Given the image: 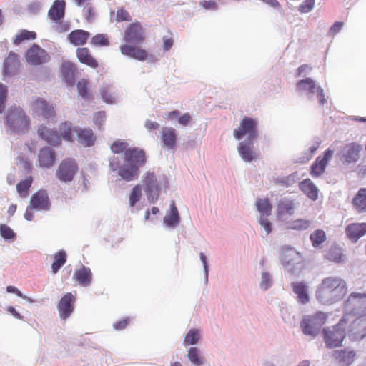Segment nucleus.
Instances as JSON below:
<instances>
[{
    "label": "nucleus",
    "instance_id": "6",
    "mask_svg": "<svg viewBox=\"0 0 366 366\" xmlns=\"http://www.w3.org/2000/svg\"><path fill=\"white\" fill-rule=\"evenodd\" d=\"M326 318V315L322 312H317L313 315L305 317L301 322L304 334L310 335L312 338L316 337Z\"/></svg>",
    "mask_w": 366,
    "mask_h": 366
},
{
    "label": "nucleus",
    "instance_id": "7",
    "mask_svg": "<svg viewBox=\"0 0 366 366\" xmlns=\"http://www.w3.org/2000/svg\"><path fill=\"white\" fill-rule=\"evenodd\" d=\"M299 92L309 99H312L317 93L320 105H324L327 102L323 89L310 78L299 80Z\"/></svg>",
    "mask_w": 366,
    "mask_h": 366
},
{
    "label": "nucleus",
    "instance_id": "43",
    "mask_svg": "<svg viewBox=\"0 0 366 366\" xmlns=\"http://www.w3.org/2000/svg\"><path fill=\"white\" fill-rule=\"evenodd\" d=\"M310 300L309 286L303 282H299V302L306 304Z\"/></svg>",
    "mask_w": 366,
    "mask_h": 366
},
{
    "label": "nucleus",
    "instance_id": "41",
    "mask_svg": "<svg viewBox=\"0 0 366 366\" xmlns=\"http://www.w3.org/2000/svg\"><path fill=\"white\" fill-rule=\"evenodd\" d=\"M33 178L29 176L16 184V190L21 197L24 198L28 196L29 189L31 186Z\"/></svg>",
    "mask_w": 366,
    "mask_h": 366
},
{
    "label": "nucleus",
    "instance_id": "44",
    "mask_svg": "<svg viewBox=\"0 0 366 366\" xmlns=\"http://www.w3.org/2000/svg\"><path fill=\"white\" fill-rule=\"evenodd\" d=\"M77 89L79 95L85 99H89L92 98V94L89 90V82L87 80L82 79L77 83Z\"/></svg>",
    "mask_w": 366,
    "mask_h": 366
},
{
    "label": "nucleus",
    "instance_id": "62",
    "mask_svg": "<svg viewBox=\"0 0 366 366\" xmlns=\"http://www.w3.org/2000/svg\"><path fill=\"white\" fill-rule=\"evenodd\" d=\"M174 41L172 38H164L163 47L164 51H168L172 46Z\"/></svg>",
    "mask_w": 366,
    "mask_h": 366
},
{
    "label": "nucleus",
    "instance_id": "59",
    "mask_svg": "<svg viewBox=\"0 0 366 366\" xmlns=\"http://www.w3.org/2000/svg\"><path fill=\"white\" fill-rule=\"evenodd\" d=\"M343 22L336 21L334 24L330 27L329 34L331 35H335L339 33L343 27Z\"/></svg>",
    "mask_w": 366,
    "mask_h": 366
},
{
    "label": "nucleus",
    "instance_id": "56",
    "mask_svg": "<svg viewBox=\"0 0 366 366\" xmlns=\"http://www.w3.org/2000/svg\"><path fill=\"white\" fill-rule=\"evenodd\" d=\"M271 286V279L269 274L267 272H263L262 274V280L260 282V287L263 290H266Z\"/></svg>",
    "mask_w": 366,
    "mask_h": 366
},
{
    "label": "nucleus",
    "instance_id": "2",
    "mask_svg": "<svg viewBox=\"0 0 366 366\" xmlns=\"http://www.w3.org/2000/svg\"><path fill=\"white\" fill-rule=\"evenodd\" d=\"M145 30L141 22L136 21L129 24L124 31L123 40L127 43L120 46L121 53L130 58L144 61L148 58V52L139 44L145 41Z\"/></svg>",
    "mask_w": 366,
    "mask_h": 366
},
{
    "label": "nucleus",
    "instance_id": "34",
    "mask_svg": "<svg viewBox=\"0 0 366 366\" xmlns=\"http://www.w3.org/2000/svg\"><path fill=\"white\" fill-rule=\"evenodd\" d=\"M179 216L177 207H176L174 201L170 204L169 212L164 217V224L171 227H174L179 224Z\"/></svg>",
    "mask_w": 366,
    "mask_h": 366
},
{
    "label": "nucleus",
    "instance_id": "10",
    "mask_svg": "<svg viewBox=\"0 0 366 366\" xmlns=\"http://www.w3.org/2000/svg\"><path fill=\"white\" fill-rule=\"evenodd\" d=\"M78 169L74 159L66 158L60 163L56 170V177L61 182H71L74 179Z\"/></svg>",
    "mask_w": 366,
    "mask_h": 366
},
{
    "label": "nucleus",
    "instance_id": "31",
    "mask_svg": "<svg viewBox=\"0 0 366 366\" xmlns=\"http://www.w3.org/2000/svg\"><path fill=\"white\" fill-rule=\"evenodd\" d=\"M75 133L77 134L78 141L85 147L92 146L96 140L91 129L76 128Z\"/></svg>",
    "mask_w": 366,
    "mask_h": 366
},
{
    "label": "nucleus",
    "instance_id": "1",
    "mask_svg": "<svg viewBox=\"0 0 366 366\" xmlns=\"http://www.w3.org/2000/svg\"><path fill=\"white\" fill-rule=\"evenodd\" d=\"M110 149L114 154L109 159L110 169L127 182L138 179L139 167L147 162L145 152L138 147H129L127 142L120 139L115 140Z\"/></svg>",
    "mask_w": 366,
    "mask_h": 366
},
{
    "label": "nucleus",
    "instance_id": "29",
    "mask_svg": "<svg viewBox=\"0 0 366 366\" xmlns=\"http://www.w3.org/2000/svg\"><path fill=\"white\" fill-rule=\"evenodd\" d=\"M299 187L311 200L315 201L317 199L319 189L310 179H304L299 184Z\"/></svg>",
    "mask_w": 366,
    "mask_h": 366
},
{
    "label": "nucleus",
    "instance_id": "64",
    "mask_svg": "<svg viewBox=\"0 0 366 366\" xmlns=\"http://www.w3.org/2000/svg\"><path fill=\"white\" fill-rule=\"evenodd\" d=\"M34 208H31L30 205L27 207L26 212L24 214V217L28 221H31L34 217V213L32 212V209Z\"/></svg>",
    "mask_w": 366,
    "mask_h": 366
},
{
    "label": "nucleus",
    "instance_id": "54",
    "mask_svg": "<svg viewBox=\"0 0 366 366\" xmlns=\"http://www.w3.org/2000/svg\"><path fill=\"white\" fill-rule=\"evenodd\" d=\"M7 86L0 83V112L5 108V102L7 97Z\"/></svg>",
    "mask_w": 366,
    "mask_h": 366
},
{
    "label": "nucleus",
    "instance_id": "24",
    "mask_svg": "<svg viewBox=\"0 0 366 366\" xmlns=\"http://www.w3.org/2000/svg\"><path fill=\"white\" fill-rule=\"evenodd\" d=\"M76 53L78 60L81 64L93 69H96L99 66L98 61L94 57L88 48L79 47L76 49Z\"/></svg>",
    "mask_w": 366,
    "mask_h": 366
},
{
    "label": "nucleus",
    "instance_id": "52",
    "mask_svg": "<svg viewBox=\"0 0 366 366\" xmlns=\"http://www.w3.org/2000/svg\"><path fill=\"white\" fill-rule=\"evenodd\" d=\"M105 120L106 112L104 111L97 112L93 116V121L99 129L104 125Z\"/></svg>",
    "mask_w": 366,
    "mask_h": 366
},
{
    "label": "nucleus",
    "instance_id": "8",
    "mask_svg": "<svg viewBox=\"0 0 366 366\" xmlns=\"http://www.w3.org/2000/svg\"><path fill=\"white\" fill-rule=\"evenodd\" d=\"M233 135L237 139L247 137V141H253L257 136V122L255 119L249 117H244L237 129L233 132Z\"/></svg>",
    "mask_w": 366,
    "mask_h": 366
},
{
    "label": "nucleus",
    "instance_id": "13",
    "mask_svg": "<svg viewBox=\"0 0 366 366\" xmlns=\"http://www.w3.org/2000/svg\"><path fill=\"white\" fill-rule=\"evenodd\" d=\"M347 335L349 338L353 341L366 339V315L359 317L351 322Z\"/></svg>",
    "mask_w": 366,
    "mask_h": 366
},
{
    "label": "nucleus",
    "instance_id": "57",
    "mask_svg": "<svg viewBox=\"0 0 366 366\" xmlns=\"http://www.w3.org/2000/svg\"><path fill=\"white\" fill-rule=\"evenodd\" d=\"M267 217H260L259 222L260 225L264 227L267 234H269L272 232V225L270 222L267 219Z\"/></svg>",
    "mask_w": 366,
    "mask_h": 366
},
{
    "label": "nucleus",
    "instance_id": "28",
    "mask_svg": "<svg viewBox=\"0 0 366 366\" xmlns=\"http://www.w3.org/2000/svg\"><path fill=\"white\" fill-rule=\"evenodd\" d=\"M65 6L66 3L64 0L54 1L49 11V17L54 21H60L64 16Z\"/></svg>",
    "mask_w": 366,
    "mask_h": 366
},
{
    "label": "nucleus",
    "instance_id": "48",
    "mask_svg": "<svg viewBox=\"0 0 366 366\" xmlns=\"http://www.w3.org/2000/svg\"><path fill=\"white\" fill-rule=\"evenodd\" d=\"M142 197V188L140 185H135L129 195V205L134 207L139 202Z\"/></svg>",
    "mask_w": 366,
    "mask_h": 366
},
{
    "label": "nucleus",
    "instance_id": "63",
    "mask_svg": "<svg viewBox=\"0 0 366 366\" xmlns=\"http://www.w3.org/2000/svg\"><path fill=\"white\" fill-rule=\"evenodd\" d=\"M6 310L16 318L19 320H23V316L19 312H17L14 307L9 306Z\"/></svg>",
    "mask_w": 366,
    "mask_h": 366
},
{
    "label": "nucleus",
    "instance_id": "50",
    "mask_svg": "<svg viewBox=\"0 0 366 366\" xmlns=\"http://www.w3.org/2000/svg\"><path fill=\"white\" fill-rule=\"evenodd\" d=\"M76 70V66L73 63L69 61L64 62L62 64V71L65 76H71V82L74 81V73Z\"/></svg>",
    "mask_w": 366,
    "mask_h": 366
},
{
    "label": "nucleus",
    "instance_id": "16",
    "mask_svg": "<svg viewBox=\"0 0 366 366\" xmlns=\"http://www.w3.org/2000/svg\"><path fill=\"white\" fill-rule=\"evenodd\" d=\"M357 356L355 350L350 348L335 350L332 353V357L336 361L339 366L351 365Z\"/></svg>",
    "mask_w": 366,
    "mask_h": 366
},
{
    "label": "nucleus",
    "instance_id": "32",
    "mask_svg": "<svg viewBox=\"0 0 366 366\" xmlns=\"http://www.w3.org/2000/svg\"><path fill=\"white\" fill-rule=\"evenodd\" d=\"M73 278L84 287L89 286L92 280V273L91 269L85 266L76 269L74 274Z\"/></svg>",
    "mask_w": 366,
    "mask_h": 366
},
{
    "label": "nucleus",
    "instance_id": "5",
    "mask_svg": "<svg viewBox=\"0 0 366 366\" xmlns=\"http://www.w3.org/2000/svg\"><path fill=\"white\" fill-rule=\"evenodd\" d=\"M347 315H345L339 323L331 328L324 329V340L329 348L337 347L341 345L346 335L345 325L347 324Z\"/></svg>",
    "mask_w": 366,
    "mask_h": 366
},
{
    "label": "nucleus",
    "instance_id": "39",
    "mask_svg": "<svg viewBox=\"0 0 366 366\" xmlns=\"http://www.w3.org/2000/svg\"><path fill=\"white\" fill-rule=\"evenodd\" d=\"M100 94L103 101L107 104H114L116 101L115 92L112 86L105 85L100 89Z\"/></svg>",
    "mask_w": 366,
    "mask_h": 366
},
{
    "label": "nucleus",
    "instance_id": "58",
    "mask_svg": "<svg viewBox=\"0 0 366 366\" xmlns=\"http://www.w3.org/2000/svg\"><path fill=\"white\" fill-rule=\"evenodd\" d=\"M130 319L129 317H126L123 320L116 322L114 324V328L117 330H122L127 327L129 325Z\"/></svg>",
    "mask_w": 366,
    "mask_h": 366
},
{
    "label": "nucleus",
    "instance_id": "33",
    "mask_svg": "<svg viewBox=\"0 0 366 366\" xmlns=\"http://www.w3.org/2000/svg\"><path fill=\"white\" fill-rule=\"evenodd\" d=\"M352 204L358 213L366 212V188L360 189L352 199Z\"/></svg>",
    "mask_w": 366,
    "mask_h": 366
},
{
    "label": "nucleus",
    "instance_id": "60",
    "mask_svg": "<svg viewBox=\"0 0 366 366\" xmlns=\"http://www.w3.org/2000/svg\"><path fill=\"white\" fill-rule=\"evenodd\" d=\"M192 121V117L189 113H185L179 117L178 122L181 125L187 126Z\"/></svg>",
    "mask_w": 366,
    "mask_h": 366
},
{
    "label": "nucleus",
    "instance_id": "9",
    "mask_svg": "<svg viewBox=\"0 0 366 366\" xmlns=\"http://www.w3.org/2000/svg\"><path fill=\"white\" fill-rule=\"evenodd\" d=\"M345 310L347 314L361 315L366 312V293L352 292L345 302Z\"/></svg>",
    "mask_w": 366,
    "mask_h": 366
},
{
    "label": "nucleus",
    "instance_id": "25",
    "mask_svg": "<svg viewBox=\"0 0 366 366\" xmlns=\"http://www.w3.org/2000/svg\"><path fill=\"white\" fill-rule=\"evenodd\" d=\"M345 232L350 240L357 242L366 234V223L350 224L346 227Z\"/></svg>",
    "mask_w": 366,
    "mask_h": 366
},
{
    "label": "nucleus",
    "instance_id": "19",
    "mask_svg": "<svg viewBox=\"0 0 366 366\" xmlns=\"http://www.w3.org/2000/svg\"><path fill=\"white\" fill-rule=\"evenodd\" d=\"M31 208L38 210H49L50 202L47 192L45 189H40L34 193L30 200Z\"/></svg>",
    "mask_w": 366,
    "mask_h": 366
},
{
    "label": "nucleus",
    "instance_id": "46",
    "mask_svg": "<svg viewBox=\"0 0 366 366\" xmlns=\"http://www.w3.org/2000/svg\"><path fill=\"white\" fill-rule=\"evenodd\" d=\"M326 239L325 232L318 229L310 234V240L313 247H317Z\"/></svg>",
    "mask_w": 366,
    "mask_h": 366
},
{
    "label": "nucleus",
    "instance_id": "20",
    "mask_svg": "<svg viewBox=\"0 0 366 366\" xmlns=\"http://www.w3.org/2000/svg\"><path fill=\"white\" fill-rule=\"evenodd\" d=\"M56 161L55 152L49 147L40 149L38 154V165L41 168L49 169L51 167Z\"/></svg>",
    "mask_w": 366,
    "mask_h": 366
},
{
    "label": "nucleus",
    "instance_id": "22",
    "mask_svg": "<svg viewBox=\"0 0 366 366\" xmlns=\"http://www.w3.org/2000/svg\"><path fill=\"white\" fill-rule=\"evenodd\" d=\"M362 150L360 144L352 142L346 144L342 150V157L345 161L348 163H355L358 161L360 158V152Z\"/></svg>",
    "mask_w": 366,
    "mask_h": 366
},
{
    "label": "nucleus",
    "instance_id": "27",
    "mask_svg": "<svg viewBox=\"0 0 366 366\" xmlns=\"http://www.w3.org/2000/svg\"><path fill=\"white\" fill-rule=\"evenodd\" d=\"M253 141L241 142L238 146V152L245 162H252L257 158V154L252 150Z\"/></svg>",
    "mask_w": 366,
    "mask_h": 366
},
{
    "label": "nucleus",
    "instance_id": "36",
    "mask_svg": "<svg viewBox=\"0 0 366 366\" xmlns=\"http://www.w3.org/2000/svg\"><path fill=\"white\" fill-rule=\"evenodd\" d=\"M36 38V33L32 31L21 29L17 33L13 39L14 45H19L25 41L34 40Z\"/></svg>",
    "mask_w": 366,
    "mask_h": 366
},
{
    "label": "nucleus",
    "instance_id": "14",
    "mask_svg": "<svg viewBox=\"0 0 366 366\" xmlns=\"http://www.w3.org/2000/svg\"><path fill=\"white\" fill-rule=\"evenodd\" d=\"M334 152L332 149H327L324 156H318L315 161L312 163L310 167V175L312 177H320L322 174L325 173V169L329 164V162L332 159Z\"/></svg>",
    "mask_w": 366,
    "mask_h": 366
},
{
    "label": "nucleus",
    "instance_id": "12",
    "mask_svg": "<svg viewBox=\"0 0 366 366\" xmlns=\"http://www.w3.org/2000/svg\"><path fill=\"white\" fill-rule=\"evenodd\" d=\"M145 192L149 202H155L159 195L161 188L154 172H147L142 179Z\"/></svg>",
    "mask_w": 366,
    "mask_h": 366
},
{
    "label": "nucleus",
    "instance_id": "23",
    "mask_svg": "<svg viewBox=\"0 0 366 366\" xmlns=\"http://www.w3.org/2000/svg\"><path fill=\"white\" fill-rule=\"evenodd\" d=\"M277 219L282 222L287 221L294 214L295 204L289 199H282L277 204Z\"/></svg>",
    "mask_w": 366,
    "mask_h": 366
},
{
    "label": "nucleus",
    "instance_id": "42",
    "mask_svg": "<svg viewBox=\"0 0 366 366\" xmlns=\"http://www.w3.org/2000/svg\"><path fill=\"white\" fill-rule=\"evenodd\" d=\"M297 255L295 249L290 247L282 248L280 254V259L284 266L289 265L291 260H292Z\"/></svg>",
    "mask_w": 366,
    "mask_h": 366
},
{
    "label": "nucleus",
    "instance_id": "53",
    "mask_svg": "<svg viewBox=\"0 0 366 366\" xmlns=\"http://www.w3.org/2000/svg\"><path fill=\"white\" fill-rule=\"evenodd\" d=\"M0 233L1 237L5 239H11L15 237L14 231L6 224L0 225Z\"/></svg>",
    "mask_w": 366,
    "mask_h": 366
},
{
    "label": "nucleus",
    "instance_id": "40",
    "mask_svg": "<svg viewBox=\"0 0 366 366\" xmlns=\"http://www.w3.org/2000/svg\"><path fill=\"white\" fill-rule=\"evenodd\" d=\"M187 357L189 361L196 366H200L204 362V357L201 355L200 350L195 347L189 349Z\"/></svg>",
    "mask_w": 366,
    "mask_h": 366
},
{
    "label": "nucleus",
    "instance_id": "11",
    "mask_svg": "<svg viewBox=\"0 0 366 366\" xmlns=\"http://www.w3.org/2000/svg\"><path fill=\"white\" fill-rule=\"evenodd\" d=\"M25 59L28 64L33 66H39L48 62L50 56L40 46L34 44L26 50Z\"/></svg>",
    "mask_w": 366,
    "mask_h": 366
},
{
    "label": "nucleus",
    "instance_id": "26",
    "mask_svg": "<svg viewBox=\"0 0 366 366\" xmlns=\"http://www.w3.org/2000/svg\"><path fill=\"white\" fill-rule=\"evenodd\" d=\"M176 130L172 127H162L161 130V140L164 147L174 149L177 144Z\"/></svg>",
    "mask_w": 366,
    "mask_h": 366
},
{
    "label": "nucleus",
    "instance_id": "3",
    "mask_svg": "<svg viewBox=\"0 0 366 366\" xmlns=\"http://www.w3.org/2000/svg\"><path fill=\"white\" fill-rule=\"evenodd\" d=\"M347 290L346 282L338 277L322 280L316 290L317 300L324 305H332L342 300Z\"/></svg>",
    "mask_w": 366,
    "mask_h": 366
},
{
    "label": "nucleus",
    "instance_id": "18",
    "mask_svg": "<svg viewBox=\"0 0 366 366\" xmlns=\"http://www.w3.org/2000/svg\"><path fill=\"white\" fill-rule=\"evenodd\" d=\"M20 61L17 54L11 51L5 59L3 65V74L7 76L16 74L19 70Z\"/></svg>",
    "mask_w": 366,
    "mask_h": 366
},
{
    "label": "nucleus",
    "instance_id": "49",
    "mask_svg": "<svg viewBox=\"0 0 366 366\" xmlns=\"http://www.w3.org/2000/svg\"><path fill=\"white\" fill-rule=\"evenodd\" d=\"M91 44L96 46H107L109 45V41L107 35L99 34L92 38Z\"/></svg>",
    "mask_w": 366,
    "mask_h": 366
},
{
    "label": "nucleus",
    "instance_id": "61",
    "mask_svg": "<svg viewBox=\"0 0 366 366\" xmlns=\"http://www.w3.org/2000/svg\"><path fill=\"white\" fill-rule=\"evenodd\" d=\"M145 127L148 130H155L159 127V124L156 122L147 120L145 122Z\"/></svg>",
    "mask_w": 366,
    "mask_h": 366
},
{
    "label": "nucleus",
    "instance_id": "45",
    "mask_svg": "<svg viewBox=\"0 0 366 366\" xmlns=\"http://www.w3.org/2000/svg\"><path fill=\"white\" fill-rule=\"evenodd\" d=\"M200 340V334L198 330L191 329L186 335L184 340V345H190L197 344Z\"/></svg>",
    "mask_w": 366,
    "mask_h": 366
},
{
    "label": "nucleus",
    "instance_id": "35",
    "mask_svg": "<svg viewBox=\"0 0 366 366\" xmlns=\"http://www.w3.org/2000/svg\"><path fill=\"white\" fill-rule=\"evenodd\" d=\"M255 206L260 213V217H268L271 214L272 205L268 198H259L256 200Z\"/></svg>",
    "mask_w": 366,
    "mask_h": 366
},
{
    "label": "nucleus",
    "instance_id": "47",
    "mask_svg": "<svg viewBox=\"0 0 366 366\" xmlns=\"http://www.w3.org/2000/svg\"><path fill=\"white\" fill-rule=\"evenodd\" d=\"M326 257L330 261L335 262H341L343 261L341 249L337 247H331L327 253Z\"/></svg>",
    "mask_w": 366,
    "mask_h": 366
},
{
    "label": "nucleus",
    "instance_id": "17",
    "mask_svg": "<svg viewBox=\"0 0 366 366\" xmlns=\"http://www.w3.org/2000/svg\"><path fill=\"white\" fill-rule=\"evenodd\" d=\"M31 108L34 112L40 113L46 119L55 116V110L53 105L48 103L43 98L36 97L31 102Z\"/></svg>",
    "mask_w": 366,
    "mask_h": 366
},
{
    "label": "nucleus",
    "instance_id": "51",
    "mask_svg": "<svg viewBox=\"0 0 366 366\" xmlns=\"http://www.w3.org/2000/svg\"><path fill=\"white\" fill-rule=\"evenodd\" d=\"M132 19L129 13L124 8H120L117 11L116 21H130Z\"/></svg>",
    "mask_w": 366,
    "mask_h": 366
},
{
    "label": "nucleus",
    "instance_id": "21",
    "mask_svg": "<svg viewBox=\"0 0 366 366\" xmlns=\"http://www.w3.org/2000/svg\"><path fill=\"white\" fill-rule=\"evenodd\" d=\"M37 134L40 138L51 146L58 147L61 144V139L58 132L44 125L39 126Z\"/></svg>",
    "mask_w": 366,
    "mask_h": 366
},
{
    "label": "nucleus",
    "instance_id": "38",
    "mask_svg": "<svg viewBox=\"0 0 366 366\" xmlns=\"http://www.w3.org/2000/svg\"><path fill=\"white\" fill-rule=\"evenodd\" d=\"M54 261L51 265L52 272L56 274L66 262V254L64 250H60L54 255Z\"/></svg>",
    "mask_w": 366,
    "mask_h": 366
},
{
    "label": "nucleus",
    "instance_id": "15",
    "mask_svg": "<svg viewBox=\"0 0 366 366\" xmlns=\"http://www.w3.org/2000/svg\"><path fill=\"white\" fill-rule=\"evenodd\" d=\"M76 297L72 293L67 292L59 300L57 308L62 320L67 319L74 310Z\"/></svg>",
    "mask_w": 366,
    "mask_h": 366
},
{
    "label": "nucleus",
    "instance_id": "37",
    "mask_svg": "<svg viewBox=\"0 0 366 366\" xmlns=\"http://www.w3.org/2000/svg\"><path fill=\"white\" fill-rule=\"evenodd\" d=\"M75 129L72 128L71 122H65L61 123L59 127L61 139L62 138L68 142H73L72 133L75 132Z\"/></svg>",
    "mask_w": 366,
    "mask_h": 366
},
{
    "label": "nucleus",
    "instance_id": "30",
    "mask_svg": "<svg viewBox=\"0 0 366 366\" xmlns=\"http://www.w3.org/2000/svg\"><path fill=\"white\" fill-rule=\"evenodd\" d=\"M90 37V33L85 30L76 29L68 35V39L74 46L84 45Z\"/></svg>",
    "mask_w": 366,
    "mask_h": 366
},
{
    "label": "nucleus",
    "instance_id": "55",
    "mask_svg": "<svg viewBox=\"0 0 366 366\" xmlns=\"http://www.w3.org/2000/svg\"><path fill=\"white\" fill-rule=\"evenodd\" d=\"M199 5L206 10L215 11L218 9V4L215 1L204 0L199 2Z\"/></svg>",
    "mask_w": 366,
    "mask_h": 366
},
{
    "label": "nucleus",
    "instance_id": "4",
    "mask_svg": "<svg viewBox=\"0 0 366 366\" xmlns=\"http://www.w3.org/2000/svg\"><path fill=\"white\" fill-rule=\"evenodd\" d=\"M6 122L16 133L26 132L30 127V119L21 107L10 108L6 115Z\"/></svg>",
    "mask_w": 366,
    "mask_h": 366
}]
</instances>
